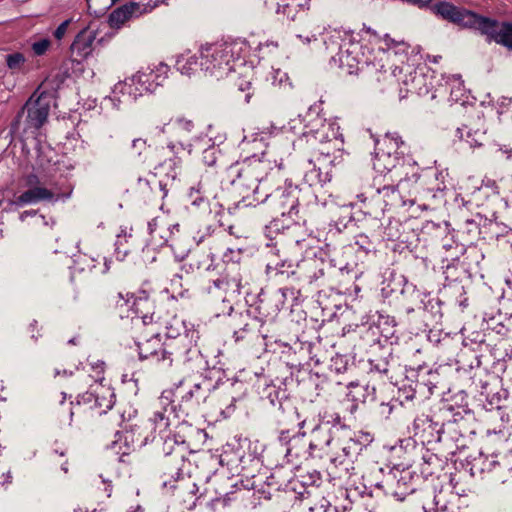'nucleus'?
Returning a JSON list of instances; mask_svg holds the SVG:
<instances>
[{
    "instance_id": "27",
    "label": "nucleus",
    "mask_w": 512,
    "mask_h": 512,
    "mask_svg": "<svg viewBox=\"0 0 512 512\" xmlns=\"http://www.w3.org/2000/svg\"><path fill=\"white\" fill-rule=\"evenodd\" d=\"M303 434H291L289 430H282L279 433V442L286 447V456H299L298 444L302 441Z\"/></svg>"
},
{
    "instance_id": "1",
    "label": "nucleus",
    "mask_w": 512,
    "mask_h": 512,
    "mask_svg": "<svg viewBox=\"0 0 512 512\" xmlns=\"http://www.w3.org/2000/svg\"><path fill=\"white\" fill-rule=\"evenodd\" d=\"M270 165L256 156L231 165L226 170L227 181L241 196L239 204L243 207L256 206L268 200L266 177Z\"/></svg>"
},
{
    "instance_id": "30",
    "label": "nucleus",
    "mask_w": 512,
    "mask_h": 512,
    "mask_svg": "<svg viewBox=\"0 0 512 512\" xmlns=\"http://www.w3.org/2000/svg\"><path fill=\"white\" fill-rule=\"evenodd\" d=\"M200 63V56L196 55L181 54L176 60V69L183 75L190 76L193 74Z\"/></svg>"
},
{
    "instance_id": "44",
    "label": "nucleus",
    "mask_w": 512,
    "mask_h": 512,
    "mask_svg": "<svg viewBox=\"0 0 512 512\" xmlns=\"http://www.w3.org/2000/svg\"><path fill=\"white\" fill-rule=\"evenodd\" d=\"M69 23L70 20H65L56 28V30L54 31V36L57 40H61L64 37L68 29Z\"/></svg>"
},
{
    "instance_id": "32",
    "label": "nucleus",
    "mask_w": 512,
    "mask_h": 512,
    "mask_svg": "<svg viewBox=\"0 0 512 512\" xmlns=\"http://www.w3.org/2000/svg\"><path fill=\"white\" fill-rule=\"evenodd\" d=\"M169 127L174 133L185 137L192 133L194 123L191 120L185 118H177L175 121L169 124Z\"/></svg>"
},
{
    "instance_id": "7",
    "label": "nucleus",
    "mask_w": 512,
    "mask_h": 512,
    "mask_svg": "<svg viewBox=\"0 0 512 512\" xmlns=\"http://www.w3.org/2000/svg\"><path fill=\"white\" fill-rule=\"evenodd\" d=\"M184 413L182 405L176 406L170 391H164L159 397L152 417L147 421L154 435L166 437L170 427L174 425Z\"/></svg>"
},
{
    "instance_id": "9",
    "label": "nucleus",
    "mask_w": 512,
    "mask_h": 512,
    "mask_svg": "<svg viewBox=\"0 0 512 512\" xmlns=\"http://www.w3.org/2000/svg\"><path fill=\"white\" fill-rule=\"evenodd\" d=\"M27 190L21 193L15 200L17 205H29L39 202L55 203L59 200L68 199L71 191L67 193L60 192L56 187L47 188L44 186L36 174H29L25 179Z\"/></svg>"
},
{
    "instance_id": "20",
    "label": "nucleus",
    "mask_w": 512,
    "mask_h": 512,
    "mask_svg": "<svg viewBox=\"0 0 512 512\" xmlns=\"http://www.w3.org/2000/svg\"><path fill=\"white\" fill-rule=\"evenodd\" d=\"M304 130L302 137L311 145L319 143H327V133L333 132L329 128L328 121L318 114H308L305 117Z\"/></svg>"
},
{
    "instance_id": "62",
    "label": "nucleus",
    "mask_w": 512,
    "mask_h": 512,
    "mask_svg": "<svg viewBox=\"0 0 512 512\" xmlns=\"http://www.w3.org/2000/svg\"><path fill=\"white\" fill-rule=\"evenodd\" d=\"M187 337H188V334L184 335L183 337H180L179 341H181V342H182V341H184V339H185V338H187Z\"/></svg>"
},
{
    "instance_id": "15",
    "label": "nucleus",
    "mask_w": 512,
    "mask_h": 512,
    "mask_svg": "<svg viewBox=\"0 0 512 512\" xmlns=\"http://www.w3.org/2000/svg\"><path fill=\"white\" fill-rule=\"evenodd\" d=\"M377 486L382 488L386 495H390L399 501H402L414 490L411 484L410 472L398 469L391 470Z\"/></svg>"
},
{
    "instance_id": "51",
    "label": "nucleus",
    "mask_w": 512,
    "mask_h": 512,
    "mask_svg": "<svg viewBox=\"0 0 512 512\" xmlns=\"http://www.w3.org/2000/svg\"><path fill=\"white\" fill-rule=\"evenodd\" d=\"M158 226V219L153 218L151 221L148 222V231L149 233L154 237V234L156 232V228Z\"/></svg>"
},
{
    "instance_id": "2",
    "label": "nucleus",
    "mask_w": 512,
    "mask_h": 512,
    "mask_svg": "<svg viewBox=\"0 0 512 512\" xmlns=\"http://www.w3.org/2000/svg\"><path fill=\"white\" fill-rule=\"evenodd\" d=\"M250 46L245 39L202 45L199 66L202 71L211 77L221 79L243 65L249 54Z\"/></svg>"
},
{
    "instance_id": "21",
    "label": "nucleus",
    "mask_w": 512,
    "mask_h": 512,
    "mask_svg": "<svg viewBox=\"0 0 512 512\" xmlns=\"http://www.w3.org/2000/svg\"><path fill=\"white\" fill-rule=\"evenodd\" d=\"M239 270L238 265L231 264L227 267L223 278L213 281V287L222 289L225 292V298H234L241 293L242 276Z\"/></svg>"
},
{
    "instance_id": "41",
    "label": "nucleus",
    "mask_w": 512,
    "mask_h": 512,
    "mask_svg": "<svg viewBox=\"0 0 512 512\" xmlns=\"http://www.w3.org/2000/svg\"><path fill=\"white\" fill-rule=\"evenodd\" d=\"M376 80L380 83L382 81L392 82L395 78H397L396 69L393 72H388V70H380L376 73Z\"/></svg>"
},
{
    "instance_id": "38",
    "label": "nucleus",
    "mask_w": 512,
    "mask_h": 512,
    "mask_svg": "<svg viewBox=\"0 0 512 512\" xmlns=\"http://www.w3.org/2000/svg\"><path fill=\"white\" fill-rule=\"evenodd\" d=\"M112 407L111 400H106L105 398H99L98 395H95L94 403L89 406L90 409L97 410L99 409V413L105 412V409H110Z\"/></svg>"
},
{
    "instance_id": "60",
    "label": "nucleus",
    "mask_w": 512,
    "mask_h": 512,
    "mask_svg": "<svg viewBox=\"0 0 512 512\" xmlns=\"http://www.w3.org/2000/svg\"><path fill=\"white\" fill-rule=\"evenodd\" d=\"M187 252H182L180 255H177V257H180L183 259L186 256Z\"/></svg>"
},
{
    "instance_id": "3",
    "label": "nucleus",
    "mask_w": 512,
    "mask_h": 512,
    "mask_svg": "<svg viewBox=\"0 0 512 512\" xmlns=\"http://www.w3.org/2000/svg\"><path fill=\"white\" fill-rule=\"evenodd\" d=\"M402 146L404 141L397 132L386 133L381 141L376 142L374 168L379 172H393L399 177L398 188L402 190L414 188L416 191V184L420 179L419 168L399 157V154H403V151L398 152Z\"/></svg>"
},
{
    "instance_id": "45",
    "label": "nucleus",
    "mask_w": 512,
    "mask_h": 512,
    "mask_svg": "<svg viewBox=\"0 0 512 512\" xmlns=\"http://www.w3.org/2000/svg\"><path fill=\"white\" fill-rule=\"evenodd\" d=\"M434 504H435V512L447 511V505L443 501L442 493H439L434 496Z\"/></svg>"
},
{
    "instance_id": "17",
    "label": "nucleus",
    "mask_w": 512,
    "mask_h": 512,
    "mask_svg": "<svg viewBox=\"0 0 512 512\" xmlns=\"http://www.w3.org/2000/svg\"><path fill=\"white\" fill-rule=\"evenodd\" d=\"M149 333L152 335L149 339L136 341L139 356L141 359H156L158 362H163L165 365L170 366L172 364L171 352L167 351L164 345L161 343V339L158 335L157 329L154 327H148Z\"/></svg>"
},
{
    "instance_id": "61",
    "label": "nucleus",
    "mask_w": 512,
    "mask_h": 512,
    "mask_svg": "<svg viewBox=\"0 0 512 512\" xmlns=\"http://www.w3.org/2000/svg\"><path fill=\"white\" fill-rule=\"evenodd\" d=\"M374 393H375V387H372L371 388V396H372V398H374Z\"/></svg>"
},
{
    "instance_id": "25",
    "label": "nucleus",
    "mask_w": 512,
    "mask_h": 512,
    "mask_svg": "<svg viewBox=\"0 0 512 512\" xmlns=\"http://www.w3.org/2000/svg\"><path fill=\"white\" fill-rule=\"evenodd\" d=\"M456 137L465 142L469 147H481L487 140L486 132L480 128L474 129L467 125L456 129Z\"/></svg>"
},
{
    "instance_id": "6",
    "label": "nucleus",
    "mask_w": 512,
    "mask_h": 512,
    "mask_svg": "<svg viewBox=\"0 0 512 512\" xmlns=\"http://www.w3.org/2000/svg\"><path fill=\"white\" fill-rule=\"evenodd\" d=\"M340 39V34H336L325 40L326 49L331 53V62L349 74L357 73L361 66L367 64L361 55V46L348 38L339 42Z\"/></svg>"
},
{
    "instance_id": "49",
    "label": "nucleus",
    "mask_w": 512,
    "mask_h": 512,
    "mask_svg": "<svg viewBox=\"0 0 512 512\" xmlns=\"http://www.w3.org/2000/svg\"><path fill=\"white\" fill-rule=\"evenodd\" d=\"M383 40L388 48H391L392 46H398V45L404 44L403 41H396L395 39L391 38L390 35H388V34L384 35Z\"/></svg>"
},
{
    "instance_id": "57",
    "label": "nucleus",
    "mask_w": 512,
    "mask_h": 512,
    "mask_svg": "<svg viewBox=\"0 0 512 512\" xmlns=\"http://www.w3.org/2000/svg\"><path fill=\"white\" fill-rule=\"evenodd\" d=\"M252 94L251 93H247L244 97L245 101L246 102H249L250 101V98H251Z\"/></svg>"
},
{
    "instance_id": "46",
    "label": "nucleus",
    "mask_w": 512,
    "mask_h": 512,
    "mask_svg": "<svg viewBox=\"0 0 512 512\" xmlns=\"http://www.w3.org/2000/svg\"><path fill=\"white\" fill-rule=\"evenodd\" d=\"M94 398H95L94 393L86 392L85 394L80 396V399L78 400L76 406L80 407L81 403L92 405L94 403Z\"/></svg>"
},
{
    "instance_id": "11",
    "label": "nucleus",
    "mask_w": 512,
    "mask_h": 512,
    "mask_svg": "<svg viewBox=\"0 0 512 512\" xmlns=\"http://www.w3.org/2000/svg\"><path fill=\"white\" fill-rule=\"evenodd\" d=\"M212 388L210 380L201 377H187L182 379L173 390L172 399L179 400L182 403H188L195 400L196 403L206 401Z\"/></svg>"
},
{
    "instance_id": "34",
    "label": "nucleus",
    "mask_w": 512,
    "mask_h": 512,
    "mask_svg": "<svg viewBox=\"0 0 512 512\" xmlns=\"http://www.w3.org/2000/svg\"><path fill=\"white\" fill-rule=\"evenodd\" d=\"M276 13L284 19L293 21L297 14V8L291 3L283 1L281 3H277Z\"/></svg>"
},
{
    "instance_id": "24",
    "label": "nucleus",
    "mask_w": 512,
    "mask_h": 512,
    "mask_svg": "<svg viewBox=\"0 0 512 512\" xmlns=\"http://www.w3.org/2000/svg\"><path fill=\"white\" fill-rule=\"evenodd\" d=\"M123 437L128 446L135 448L142 447L149 440H152L155 435L149 425H147V422H145L142 425H125Z\"/></svg>"
},
{
    "instance_id": "42",
    "label": "nucleus",
    "mask_w": 512,
    "mask_h": 512,
    "mask_svg": "<svg viewBox=\"0 0 512 512\" xmlns=\"http://www.w3.org/2000/svg\"><path fill=\"white\" fill-rule=\"evenodd\" d=\"M394 406L390 403H381L378 408V414L382 418H388L393 411Z\"/></svg>"
},
{
    "instance_id": "58",
    "label": "nucleus",
    "mask_w": 512,
    "mask_h": 512,
    "mask_svg": "<svg viewBox=\"0 0 512 512\" xmlns=\"http://www.w3.org/2000/svg\"><path fill=\"white\" fill-rule=\"evenodd\" d=\"M194 336L196 337V339H198V338H199L198 333H197V332H195V331H193V332L191 333V338H194Z\"/></svg>"
},
{
    "instance_id": "52",
    "label": "nucleus",
    "mask_w": 512,
    "mask_h": 512,
    "mask_svg": "<svg viewBox=\"0 0 512 512\" xmlns=\"http://www.w3.org/2000/svg\"><path fill=\"white\" fill-rule=\"evenodd\" d=\"M100 483L104 486V492L106 494V497H110L112 492L111 485L104 479L101 480Z\"/></svg>"
},
{
    "instance_id": "23",
    "label": "nucleus",
    "mask_w": 512,
    "mask_h": 512,
    "mask_svg": "<svg viewBox=\"0 0 512 512\" xmlns=\"http://www.w3.org/2000/svg\"><path fill=\"white\" fill-rule=\"evenodd\" d=\"M185 149L181 143H170L166 147V155H172L169 159L164 160L159 166V173L165 172L168 180L172 183L177 179L181 169V157L180 152Z\"/></svg>"
},
{
    "instance_id": "55",
    "label": "nucleus",
    "mask_w": 512,
    "mask_h": 512,
    "mask_svg": "<svg viewBox=\"0 0 512 512\" xmlns=\"http://www.w3.org/2000/svg\"><path fill=\"white\" fill-rule=\"evenodd\" d=\"M159 186H160L161 190L164 192V196L167 195V192H168V189H167L168 182H163L162 180H160L159 181Z\"/></svg>"
},
{
    "instance_id": "22",
    "label": "nucleus",
    "mask_w": 512,
    "mask_h": 512,
    "mask_svg": "<svg viewBox=\"0 0 512 512\" xmlns=\"http://www.w3.org/2000/svg\"><path fill=\"white\" fill-rule=\"evenodd\" d=\"M98 28L94 24H89L81 30L71 45L73 54L81 59L87 58L93 51V44L96 40Z\"/></svg>"
},
{
    "instance_id": "31",
    "label": "nucleus",
    "mask_w": 512,
    "mask_h": 512,
    "mask_svg": "<svg viewBox=\"0 0 512 512\" xmlns=\"http://www.w3.org/2000/svg\"><path fill=\"white\" fill-rule=\"evenodd\" d=\"M446 84L450 88V98L453 101L464 102L465 87L460 75H452L447 78Z\"/></svg>"
},
{
    "instance_id": "28",
    "label": "nucleus",
    "mask_w": 512,
    "mask_h": 512,
    "mask_svg": "<svg viewBox=\"0 0 512 512\" xmlns=\"http://www.w3.org/2000/svg\"><path fill=\"white\" fill-rule=\"evenodd\" d=\"M431 82L421 69L413 70L412 83H409L408 93L426 95L430 91Z\"/></svg>"
},
{
    "instance_id": "59",
    "label": "nucleus",
    "mask_w": 512,
    "mask_h": 512,
    "mask_svg": "<svg viewBox=\"0 0 512 512\" xmlns=\"http://www.w3.org/2000/svg\"><path fill=\"white\" fill-rule=\"evenodd\" d=\"M61 469H62L65 473H67V472H68V468H67V466H66L65 464H64V465H62Z\"/></svg>"
},
{
    "instance_id": "29",
    "label": "nucleus",
    "mask_w": 512,
    "mask_h": 512,
    "mask_svg": "<svg viewBox=\"0 0 512 512\" xmlns=\"http://www.w3.org/2000/svg\"><path fill=\"white\" fill-rule=\"evenodd\" d=\"M190 197L193 198L192 204L199 205L204 199L215 198L216 189L211 186L205 178H202L199 181L197 188H191Z\"/></svg>"
},
{
    "instance_id": "50",
    "label": "nucleus",
    "mask_w": 512,
    "mask_h": 512,
    "mask_svg": "<svg viewBox=\"0 0 512 512\" xmlns=\"http://www.w3.org/2000/svg\"><path fill=\"white\" fill-rule=\"evenodd\" d=\"M238 86V89L242 92L244 91H248L251 89V86H252V82L250 80H245V79H242L239 81V83L237 84Z\"/></svg>"
},
{
    "instance_id": "56",
    "label": "nucleus",
    "mask_w": 512,
    "mask_h": 512,
    "mask_svg": "<svg viewBox=\"0 0 512 512\" xmlns=\"http://www.w3.org/2000/svg\"><path fill=\"white\" fill-rule=\"evenodd\" d=\"M109 263H110V262H108L107 260H105V263H104L105 269H104V271H103L104 273H106V272L109 270V268H110V267H109Z\"/></svg>"
},
{
    "instance_id": "36",
    "label": "nucleus",
    "mask_w": 512,
    "mask_h": 512,
    "mask_svg": "<svg viewBox=\"0 0 512 512\" xmlns=\"http://www.w3.org/2000/svg\"><path fill=\"white\" fill-rule=\"evenodd\" d=\"M24 61L25 58L21 53H13L6 56V64L11 70L20 69Z\"/></svg>"
},
{
    "instance_id": "16",
    "label": "nucleus",
    "mask_w": 512,
    "mask_h": 512,
    "mask_svg": "<svg viewBox=\"0 0 512 512\" xmlns=\"http://www.w3.org/2000/svg\"><path fill=\"white\" fill-rule=\"evenodd\" d=\"M26 111L25 131L38 130L46 122L50 111L49 97L41 94L36 99L34 95L26 102L22 113Z\"/></svg>"
},
{
    "instance_id": "14",
    "label": "nucleus",
    "mask_w": 512,
    "mask_h": 512,
    "mask_svg": "<svg viewBox=\"0 0 512 512\" xmlns=\"http://www.w3.org/2000/svg\"><path fill=\"white\" fill-rule=\"evenodd\" d=\"M339 429L330 426L329 422L318 424L311 431V439L309 442L310 455L316 457H329L334 450L333 443L336 442L335 432Z\"/></svg>"
},
{
    "instance_id": "19",
    "label": "nucleus",
    "mask_w": 512,
    "mask_h": 512,
    "mask_svg": "<svg viewBox=\"0 0 512 512\" xmlns=\"http://www.w3.org/2000/svg\"><path fill=\"white\" fill-rule=\"evenodd\" d=\"M400 191H403L397 186L385 185L382 188L369 189L365 193L359 195L362 201L370 200L374 205L378 206L382 211L388 207L396 206L402 202Z\"/></svg>"
},
{
    "instance_id": "18",
    "label": "nucleus",
    "mask_w": 512,
    "mask_h": 512,
    "mask_svg": "<svg viewBox=\"0 0 512 512\" xmlns=\"http://www.w3.org/2000/svg\"><path fill=\"white\" fill-rule=\"evenodd\" d=\"M477 30L487 35L490 40L512 50V24L498 23L490 18L482 17Z\"/></svg>"
},
{
    "instance_id": "4",
    "label": "nucleus",
    "mask_w": 512,
    "mask_h": 512,
    "mask_svg": "<svg viewBox=\"0 0 512 512\" xmlns=\"http://www.w3.org/2000/svg\"><path fill=\"white\" fill-rule=\"evenodd\" d=\"M168 70V66L163 63L141 69L130 78L118 82L105 101L119 109L121 103L133 102L146 93H153L167 78Z\"/></svg>"
},
{
    "instance_id": "64",
    "label": "nucleus",
    "mask_w": 512,
    "mask_h": 512,
    "mask_svg": "<svg viewBox=\"0 0 512 512\" xmlns=\"http://www.w3.org/2000/svg\"><path fill=\"white\" fill-rule=\"evenodd\" d=\"M60 375V371L59 370H55V376H58Z\"/></svg>"
},
{
    "instance_id": "54",
    "label": "nucleus",
    "mask_w": 512,
    "mask_h": 512,
    "mask_svg": "<svg viewBox=\"0 0 512 512\" xmlns=\"http://www.w3.org/2000/svg\"><path fill=\"white\" fill-rule=\"evenodd\" d=\"M1 474L2 476H5V480L2 482V485L11 482L12 477L9 470L6 473L3 470H1Z\"/></svg>"
},
{
    "instance_id": "8",
    "label": "nucleus",
    "mask_w": 512,
    "mask_h": 512,
    "mask_svg": "<svg viewBox=\"0 0 512 512\" xmlns=\"http://www.w3.org/2000/svg\"><path fill=\"white\" fill-rule=\"evenodd\" d=\"M329 471L334 479L348 480L353 474V457L358 453L359 444L352 438L340 439L337 437L333 443Z\"/></svg>"
},
{
    "instance_id": "33",
    "label": "nucleus",
    "mask_w": 512,
    "mask_h": 512,
    "mask_svg": "<svg viewBox=\"0 0 512 512\" xmlns=\"http://www.w3.org/2000/svg\"><path fill=\"white\" fill-rule=\"evenodd\" d=\"M329 128L333 129V132L327 133V143H332L334 148L340 149L343 144V135L340 132V126L336 122L328 121Z\"/></svg>"
},
{
    "instance_id": "26",
    "label": "nucleus",
    "mask_w": 512,
    "mask_h": 512,
    "mask_svg": "<svg viewBox=\"0 0 512 512\" xmlns=\"http://www.w3.org/2000/svg\"><path fill=\"white\" fill-rule=\"evenodd\" d=\"M308 168L304 174L305 182L310 186H323L331 180L329 172H322L311 160L308 161Z\"/></svg>"
},
{
    "instance_id": "5",
    "label": "nucleus",
    "mask_w": 512,
    "mask_h": 512,
    "mask_svg": "<svg viewBox=\"0 0 512 512\" xmlns=\"http://www.w3.org/2000/svg\"><path fill=\"white\" fill-rule=\"evenodd\" d=\"M114 302L121 317H129V312L134 314L132 317L134 327L156 326L155 302L149 291L140 289L135 294L119 292L114 297Z\"/></svg>"
},
{
    "instance_id": "12",
    "label": "nucleus",
    "mask_w": 512,
    "mask_h": 512,
    "mask_svg": "<svg viewBox=\"0 0 512 512\" xmlns=\"http://www.w3.org/2000/svg\"><path fill=\"white\" fill-rule=\"evenodd\" d=\"M431 11L442 18L456 25L478 29L482 16L469 10L455 6L447 1H440L431 6Z\"/></svg>"
},
{
    "instance_id": "13",
    "label": "nucleus",
    "mask_w": 512,
    "mask_h": 512,
    "mask_svg": "<svg viewBox=\"0 0 512 512\" xmlns=\"http://www.w3.org/2000/svg\"><path fill=\"white\" fill-rule=\"evenodd\" d=\"M161 0H133L115 9L109 15V24L112 28H120L126 21L152 12Z\"/></svg>"
},
{
    "instance_id": "47",
    "label": "nucleus",
    "mask_w": 512,
    "mask_h": 512,
    "mask_svg": "<svg viewBox=\"0 0 512 512\" xmlns=\"http://www.w3.org/2000/svg\"><path fill=\"white\" fill-rule=\"evenodd\" d=\"M371 364V368H370V371L371 372H377V373H387L388 372V367H387V363L386 362H381V363H377V364H374L373 362L370 363Z\"/></svg>"
},
{
    "instance_id": "39",
    "label": "nucleus",
    "mask_w": 512,
    "mask_h": 512,
    "mask_svg": "<svg viewBox=\"0 0 512 512\" xmlns=\"http://www.w3.org/2000/svg\"><path fill=\"white\" fill-rule=\"evenodd\" d=\"M50 41L46 38L40 39L32 44V50L35 55H43L49 48Z\"/></svg>"
},
{
    "instance_id": "53",
    "label": "nucleus",
    "mask_w": 512,
    "mask_h": 512,
    "mask_svg": "<svg viewBox=\"0 0 512 512\" xmlns=\"http://www.w3.org/2000/svg\"><path fill=\"white\" fill-rule=\"evenodd\" d=\"M297 38H299L304 44H309L311 41L316 40L315 35L306 36V37H304L302 35H297Z\"/></svg>"
},
{
    "instance_id": "37",
    "label": "nucleus",
    "mask_w": 512,
    "mask_h": 512,
    "mask_svg": "<svg viewBox=\"0 0 512 512\" xmlns=\"http://www.w3.org/2000/svg\"><path fill=\"white\" fill-rule=\"evenodd\" d=\"M412 75H413V70H411L410 67L408 66L405 71L404 77L399 79L400 80L399 84H400V97L401 98H405L408 94L409 83H412Z\"/></svg>"
},
{
    "instance_id": "43",
    "label": "nucleus",
    "mask_w": 512,
    "mask_h": 512,
    "mask_svg": "<svg viewBox=\"0 0 512 512\" xmlns=\"http://www.w3.org/2000/svg\"><path fill=\"white\" fill-rule=\"evenodd\" d=\"M351 387L354 389V391L351 390L348 395L352 396V399L354 401L365 402L366 401V397L363 395V397L360 398V396L358 395L359 392H361L364 389V387H362V386H360L358 384H353V383H351Z\"/></svg>"
},
{
    "instance_id": "40",
    "label": "nucleus",
    "mask_w": 512,
    "mask_h": 512,
    "mask_svg": "<svg viewBox=\"0 0 512 512\" xmlns=\"http://www.w3.org/2000/svg\"><path fill=\"white\" fill-rule=\"evenodd\" d=\"M148 144L144 138H135L132 140L131 149L137 156H141L142 153L147 149Z\"/></svg>"
},
{
    "instance_id": "35",
    "label": "nucleus",
    "mask_w": 512,
    "mask_h": 512,
    "mask_svg": "<svg viewBox=\"0 0 512 512\" xmlns=\"http://www.w3.org/2000/svg\"><path fill=\"white\" fill-rule=\"evenodd\" d=\"M219 150L212 144L208 148L204 149L202 153V161L207 166H213L218 159Z\"/></svg>"
},
{
    "instance_id": "10",
    "label": "nucleus",
    "mask_w": 512,
    "mask_h": 512,
    "mask_svg": "<svg viewBox=\"0 0 512 512\" xmlns=\"http://www.w3.org/2000/svg\"><path fill=\"white\" fill-rule=\"evenodd\" d=\"M299 195L300 190L298 187L288 184L277 188L273 193H268V200H270L276 213L283 217H288L293 222H297L299 220Z\"/></svg>"
},
{
    "instance_id": "48",
    "label": "nucleus",
    "mask_w": 512,
    "mask_h": 512,
    "mask_svg": "<svg viewBox=\"0 0 512 512\" xmlns=\"http://www.w3.org/2000/svg\"><path fill=\"white\" fill-rule=\"evenodd\" d=\"M249 331V325L245 324L239 330L234 331V337L236 341L242 340L246 337L247 332Z\"/></svg>"
},
{
    "instance_id": "63",
    "label": "nucleus",
    "mask_w": 512,
    "mask_h": 512,
    "mask_svg": "<svg viewBox=\"0 0 512 512\" xmlns=\"http://www.w3.org/2000/svg\"><path fill=\"white\" fill-rule=\"evenodd\" d=\"M69 343H71V344H75V343H76V342H75V338L70 339V340H69Z\"/></svg>"
}]
</instances>
